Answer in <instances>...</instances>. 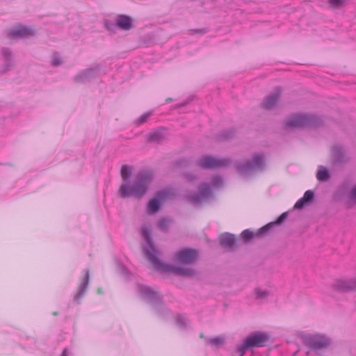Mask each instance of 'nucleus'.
Wrapping results in <instances>:
<instances>
[{
  "instance_id": "obj_1",
  "label": "nucleus",
  "mask_w": 356,
  "mask_h": 356,
  "mask_svg": "<svg viewBox=\"0 0 356 356\" xmlns=\"http://www.w3.org/2000/svg\"><path fill=\"white\" fill-rule=\"evenodd\" d=\"M132 174L131 166L124 165L121 168V176L123 180L122 184L119 188V194L122 197L134 196L140 197L147 191L149 185L154 178L152 170H144L138 172L134 177L133 184H130L129 178Z\"/></svg>"
},
{
  "instance_id": "obj_2",
  "label": "nucleus",
  "mask_w": 356,
  "mask_h": 356,
  "mask_svg": "<svg viewBox=\"0 0 356 356\" xmlns=\"http://www.w3.org/2000/svg\"><path fill=\"white\" fill-rule=\"evenodd\" d=\"M142 234L146 243L144 247L145 252L155 269L163 273H173L186 277H193L195 275V271L191 268L169 265L161 262L157 257L158 251L151 241L150 232L147 227H142Z\"/></svg>"
},
{
  "instance_id": "obj_3",
  "label": "nucleus",
  "mask_w": 356,
  "mask_h": 356,
  "mask_svg": "<svg viewBox=\"0 0 356 356\" xmlns=\"http://www.w3.org/2000/svg\"><path fill=\"white\" fill-rule=\"evenodd\" d=\"M319 124V119L314 115L305 113L291 115L285 121L286 129L316 127Z\"/></svg>"
},
{
  "instance_id": "obj_4",
  "label": "nucleus",
  "mask_w": 356,
  "mask_h": 356,
  "mask_svg": "<svg viewBox=\"0 0 356 356\" xmlns=\"http://www.w3.org/2000/svg\"><path fill=\"white\" fill-rule=\"evenodd\" d=\"M264 164V156L261 154H256L250 161H247L243 164L238 163L236 166L241 175H245L256 170L262 168Z\"/></svg>"
},
{
  "instance_id": "obj_5",
  "label": "nucleus",
  "mask_w": 356,
  "mask_h": 356,
  "mask_svg": "<svg viewBox=\"0 0 356 356\" xmlns=\"http://www.w3.org/2000/svg\"><path fill=\"white\" fill-rule=\"evenodd\" d=\"M230 160L226 158L215 157L206 155L200 157L197 161V165L203 168H220L229 165Z\"/></svg>"
},
{
  "instance_id": "obj_6",
  "label": "nucleus",
  "mask_w": 356,
  "mask_h": 356,
  "mask_svg": "<svg viewBox=\"0 0 356 356\" xmlns=\"http://www.w3.org/2000/svg\"><path fill=\"white\" fill-rule=\"evenodd\" d=\"M172 195V193L168 189H164L156 193L154 197L148 202L147 212L150 214L157 212L161 204L170 199Z\"/></svg>"
},
{
  "instance_id": "obj_7",
  "label": "nucleus",
  "mask_w": 356,
  "mask_h": 356,
  "mask_svg": "<svg viewBox=\"0 0 356 356\" xmlns=\"http://www.w3.org/2000/svg\"><path fill=\"white\" fill-rule=\"evenodd\" d=\"M303 342L314 349L326 347L330 344V339L319 334H305L303 337Z\"/></svg>"
},
{
  "instance_id": "obj_8",
  "label": "nucleus",
  "mask_w": 356,
  "mask_h": 356,
  "mask_svg": "<svg viewBox=\"0 0 356 356\" xmlns=\"http://www.w3.org/2000/svg\"><path fill=\"white\" fill-rule=\"evenodd\" d=\"M198 257L197 250L190 248H184L178 251L175 255V261L183 264H190L195 262Z\"/></svg>"
},
{
  "instance_id": "obj_9",
  "label": "nucleus",
  "mask_w": 356,
  "mask_h": 356,
  "mask_svg": "<svg viewBox=\"0 0 356 356\" xmlns=\"http://www.w3.org/2000/svg\"><path fill=\"white\" fill-rule=\"evenodd\" d=\"M268 339V335L264 332H254L245 339L250 348L263 346Z\"/></svg>"
},
{
  "instance_id": "obj_10",
  "label": "nucleus",
  "mask_w": 356,
  "mask_h": 356,
  "mask_svg": "<svg viewBox=\"0 0 356 356\" xmlns=\"http://www.w3.org/2000/svg\"><path fill=\"white\" fill-rule=\"evenodd\" d=\"M34 35V31L22 25H17L10 30L8 35L10 38H23Z\"/></svg>"
},
{
  "instance_id": "obj_11",
  "label": "nucleus",
  "mask_w": 356,
  "mask_h": 356,
  "mask_svg": "<svg viewBox=\"0 0 356 356\" xmlns=\"http://www.w3.org/2000/svg\"><path fill=\"white\" fill-rule=\"evenodd\" d=\"M210 194V187L204 184L200 186L198 194L191 195L188 197V199L193 204H198L208 198Z\"/></svg>"
},
{
  "instance_id": "obj_12",
  "label": "nucleus",
  "mask_w": 356,
  "mask_h": 356,
  "mask_svg": "<svg viewBox=\"0 0 356 356\" xmlns=\"http://www.w3.org/2000/svg\"><path fill=\"white\" fill-rule=\"evenodd\" d=\"M115 25L123 31H129L134 27V19L126 15H119L115 19Z\"/></svg>"
},
{
  "instance_id": "obj_13",
  "label": "nucleus",
  "mask_w": 356,
  "mask_h": 356,
  "mask_svg": "<svg viewBox=\"0 0 356 356\" xmlns=\"http://www.w3.org/2000/svg\"><path fill=\"white\" fill-rule=\"evenodd\" d=\"M333 287L339 291H348L356 289V278L353 280H338Z\"/></svg>"
},
{
  "instance_id": "obj_14",
  "label": "nucleus",
  "mask_w": 356,
  "mask_h": 356,
  "mask_svg": "<svg viewBox=\"0 0 356 356\" xmlns=\"http://www.w3.org/2000/svg\"><path fill=\"white\" fill-rule=\"evenodd\" d=\"M138 293L143 298L149 302L156 300L159 297L157 292L147 286L139 285Z\"/></svg>"
},
{
  "instance_id": "obj_15",
  "label": "nucleus",
  "mask_w": 356,
  "mask_h": 356,
  "mask_svg": "<svg viewBox=\"0 0 356 356\" xmlns=\"http://www.w3.org/2000/svg\"><path fill=\"white\" fill-rule=\"evenodd\" d=\"M280 95V90L276 89L272 94L267 96L264 100L262 105L266 109L273 108L278 102Z\"/></svg>"
},
{
  "instance_id": "obj_16",
  "label": "nucleus",
  "mask_w": 356,
  "mask_h": 356,
  "mask_svg": "<svg viewBox=\"0 0 356 356\" xmlns=\"http://www.w3.org/2000/svg\"><path fill=\"white\" fill-rule=\"evenodd\" d=\"M221 245L232 248L235 243V238L233 234L225 233L220 236Z\"/></svg>"
},
{
  "instance_id": "obj_17",
  "label": "nucleus",
  "mask_w": 356,
  "mask_h": 356,
  "mask_svg": "<svg viewBox=\"0 0 356 356\" xmlns=\"http://www.w3.org/2000/svg\"><path fill=\"white\" fill-rule=\"evenodd\" d=\"M332 156L336 163H341L346 161L343 149L341 146H334L332 148Z\"/></svg>"
},
{
  "instance_id": "obj_18",
  "label": "nucleus",
  "mask_w": 356,
  "mask_h": 356,
  "mask_svg": "<svg viewBox=\"0 0 356 356\" xmlns=\"http://www.w3.org/2000/svg\"><path fill=\"white\" fill-rule=\"evenodd\" d=\"M96 74V70L94 69H88L78 74L76 76V79L78 81H85L89 79L90 77Z\"/></svg>"
},
{
  "instance_id": "obj_19",
  "label": "nucleus",
  "mask_w": 356,
  "mask_h": 356,
  "mask_svg": "<svg viewBox=\"0 0 356 356\" xmlns=\"http://www.w3.org/2000/svg\"><path fill=\"white\" fill-rule=\"evenodd\" d=\"M317 179L321 181H326L329 179L330 175L328 170L324 166H319L316 175Z\"/></svg>"
},
{
  "instance_id": "obj_20",
  "label": "nucleus",
  "mask_w": 356,
  "mask_h": 356,
  "mask_svg": "<svg viewBox=\"0 0 356 356\" xmlns=\"http://www.w3.org/2000/svg\"><path fill=\"white\" fill-rule=\"evenodd\" d=\"M88 282H89V271L88 270L86 272L85 280L81 284V285L80 286V289H79V291L78 292V293L74 297V298L76 300H79L81 297V296L84 293V292H85V291H86V289L87 288V286L88 284Z\"/></svg>"
},
{
  "instance_id": "obj_21",
  "label": "nucleus",
  "mask_w": 356,
  "mask_h": 356,
  "mask_svg": "<svg viewBox=\"0 0 356 356\" xmlns=\"http://www.w3.org/2000/svg\"><path fill=\"white\" fill-rule=\"evenodd\" d=\"M163 139V134L161 131H154L148 134L147 140L149 142H159Z\"/></svg>"
},
{
  "instance_id": "obj_22",
  "label": "nucleus",
  "mask_w": 356,
  "mask_h": 356,
  "mask_svg": "<svg viewBox=\"0 0 356 356\" xmlns=\"http://www.w3.org/2000/svg\"><path fill=\"white\" fill-rule=\"evenodd\" d=\"M286 213H282L279 218L277 220V221L275 222H270V223H268V225H266V226L263 227L262 228L260 229V232H266L270 227L274 226L275 224H280L282 223L286 218Z\"/></svg>"
},
{
  "instance_id": "obj_23",
  "label": "nucleus",
  "mask_w": 356,
  "mask_h": 356,
  "mask_svg": "<svg viewBox=\"0 0 356 356\" xmlns=\"http://www.w3.org/2000/svg\"><path fill=\"white\" fill-rule=\"evenodd\" d=\"M266 232H261L260 229L258 231L257 233H254L249 229H245L241 233V236L245 241H249L250 239L252 238L255 235H261Z\"/></svg>"
},
{
  "instance_id": "obj_24",
  "label": "nucleus",
  "mask_w": 356,
  "mask_h": 356,
  "mask_svg": "<svg viewBox=\"0 0 356 356\" xmlns=\"http://www.w3.org/2000/svg\"><path fill=\"white\" fill-rule=\"evenodd\" d=\"M348 203L350 205L356 204V185L353 186L350 190L348 197Z\"/></svg>"
},
{
  "instance_id": "obj_25",
  "label": "nucleus",
  "mask_w": 356,
  "mask_h": 356,
  "mask_svg": "<svg viewBox=\"0 0 356 356\" xmlns=\"http://www.w3.org/2000/svg\"><path fill=\"white\" fill-rule=\"evenodd\" d=\"M255 295L257 298L264 300L268 296L269 292L266 289H255Z\"/></svg>"
},
{
  "instance_id": "obj_26",
  "label": "nucleus",
  "mask_w": 356,
  "mask_h": 356,
  "mask_svg": "<svg viewBox=\"0 0 356 356\" xmlns=\"http://www.w3.org/2000/svg\"><path fill=\"white\" fill-rule=\"evenodd\" d=\"M248 344L246 343V341L244 339L243 341L237 347V353L239 356H243L245 353L246 350L250 348V346H248Z\"/></svg>"
},
{
  "instance_id": "obj_27",
  "label": "nucleus",
  "mask_w": 356,
  "mask_h": 356,
  "mask_svg": "<svg viewBox=\"0 0 356 356\" xmlns=\"http://www.w3.org/2000/svg\"><path fill=\"white\" fill-rule=\"evenodd\" d=\"M224 338L222 337H217L215 338H212L209 339V343H210L211 345L218 346L220 345H222L224 343Z\"/></svg>"
},
{
  "instance_id": "obj_28",
  "label": "nucleus",
  "mask_w": 356,
  "mask_h": 356,
  "mask_svg": "<svg viewBox=\"0 0 356 356\" xmlns=\"http://www.w3.org/2000/svg\"><path fill=\"white\" fill-rule=\"evenodd\" d=\"M330 4L333 8H339L343 6L347 0H328Z\"/></svg>"
},
{
  "instance_id": "obj_29",
  "label": "nucleus",
  "mask_w": 356,
  "mask_h": 356,
  "mask_svg": "<svg viewBox=\"0 0 356 356\" xmlns=\"http://www.w3.org/2000/svg\"><path fill=\"white\" fill-rule=\"evenodd\" d=\"M222 179L220 177H215L212 179V188H217L222 185Z\"/></svg>"
},
{
  "instance_id": "obj_30",
  "label": "nucleus",
  "mask_w": 356,
  "mask_h": 356,
  "mask_svg": "<svg viewBox=\"0 0 356 356\" xmlns=\"http://www.w3.org/2000/svg\"><path fill=\"white\" fill-rule=\"evenodd\" d=\"M62 58L58 54H54L51 63L54 66H58L62 63Z\"/></svg>"
},
{
  "instance_id": "obj_31",
  "label": "nucleus",
  "mask_w": 356,
  "mask_h": 356,
  "mask_svg": "<svg viewBox=\"0 0 356 356\" xmlns=\"http://www.w3.org/2000/svg\"><path fill=\"white\" fill-rule=\"evenodd\" d=\"M170 221L168 219H161L159 222V226L161 229L165 230L167 227H168Z\"/></svg>"
},
{
  "instance_id": "obj_32",
  "label": "nucleus",
  "mask_w": 356,
  "mask_h": 356,
  "mask_svg": "<svg viewBox=\"0 0 356 356\" xmlns=\"http://www.w3.org/2000/svg\"><path fill=\"white\" fill-rule=\"evenodd\" d=\"M152 115L151 112H147L143 115H141L138 120L137 123L140 124L147 121V120L149 118V116Z\"/></svg>"
},
{
  "instance_id": "obj_33",
  "label": "nucleus",
  "mask_w": 356,
  "mask_h": 356,
  "mask_svg": "<svg viewBox=\"0 0 356 356\" xmlns=\"http://www.w3.org/2000/svg\"><path fill=\"white\" fill-rule=\"evenodd\" d=\"M314 197V193L312 191H307L302 198L304 199L305 202L307 203L310 202Z\"/></svg>"
},
{
  "instance_id": "obj_34",
  "label": "nucleus",
  "mask_w": 356,
  "mask_h": 356,
  "mask_svg": "<svg viewBox=\"0 0 356 356\" xmlns=\"http://www.w3.org/2000/svg\"><path fill=\"white\" fill-rule=\"evenodd\" d=\"M176 323L180 327H184L186 325V319L181 316H178L176 318Z\"/></svg>"
},
{
  "instance_id": "obj_35",
  "label": "nucleus",
  "mask_w": 356,
  "mask_h": 356,
  "mask_svg": "<svg viewBox=\"0 0 356 356\" xmlns=\"http://www.w3.org/2000/svg\"><path fill=\"white\" fill-rule=\"evenodd\" d=\"M307 204L306 202H305L304 199L302 197L298 202L296 203L294 208L295 209H302L304 205Z\"/></svg>"
},
{
  "instance_id": "obj_36",
  "label": "nucleus",
  "mask_w": 356,
  "mask_h": 356,
  "mask_svg": "<svg viewBox=\"0 0 356 356\" xmlns=\"http://www.w3.org/2000/svg\"><path fill=\"white\" fill-rule=\"evenodd\" d=\"M3 56L6 59H9L11 56V52L8 49H3L2 51Z\"/></svg>"
},
{
  "instance_id": "obj_37",
  "label": "nucleus",
  "mask_w": 356,
  "mask_h": 356,
  "mask_svg": "<svg viewBox=\"0 0 356 356\" xmlns=\"http://www.w3.org/2000/svg\"><path fill=\"white\" fill-rule=\"evenodd\" d=\"M67 350L65 349L61 355V356H67Z\"/></svg>"
},
{
  "instance_id": "obj_38",
  "label": "nucleus",
  "mask_w": 356,
  "mask_h": 356,
  "mask_svg": "<svg viewBox=\"0 0 356 356\" xmlns=\"http://www.w3.org/2000/svg\"><path fill=\"white\" fill-rule=\"evenodd\" d=\"M106 27H107L108 29H111V28L109 27L108 25H107Z\"/></svg>"
}]
</instances>
